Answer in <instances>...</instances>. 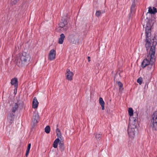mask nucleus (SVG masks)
Wrapping results in <instances>:
<instances>
[{"label": "nucleus", "instance_id": "1", "mask_svg": "<svg viewBox=\"0 0 157 157\" xmlns=\"http://www.w3.org/2000/svg\"><path fill=\"white\" fill-rule=\"evenodd\" d=\"M147 25L145 28V33L146 34V41L145 44L146 50L148 52V50L149 48L150 50L149 51L150 58L147 56L148 59L146 58L144 59L142 62L141 66L143 68L147 67V69L150 70L151 68L153 69V71L155 67V49L157 42L156 41L155 36L152 39H151L150 36L151 35V25L150 22H148L147 23Z\"/></svg>", "mask_w": 157, "mask_h": 157}, {"label": "nucleus", "instance_id": "2", "mask_svg": "<svg viewBox=\"0 0 157 157\" xmlns=\"http://www.w3.org/2000/svg\"><path fill=\"white\" fill-rule=\"evenodd\" d=\"M31 59L30 56L25 52L20 55L16 61V64L19 67H23L27 65Z\"/></svg>", "mask_w": 157, "mask_h": 157}, {"label": "nucleus", "instance_id": "3", "mask_svg": "<svg viewBox=\"0 0 157 157\" xmlns=\"http://www.w3.org/2000/svg\"><path fill=\"white\" fill-rule=\"evenodd\" d=\"M68 18L66 14L62 17L61 21L59 24V27L61 28H63V29L65 31L68 28Z\"/></svg>", "mask_w": 157, "mask_h": 157}, {"label": "nucleus", "instance_id": "4", "mask_svg": "<svg viewBox=\"0 0 157 157\" xmlns=\"http://www.w3.org/2000/svg\"><path fill=\"white\" fill-rule=\"evenodd\" d=\"M152 119L151 121L150 125L152 126L153 130H157V111H155L152 116Z\"/></svg>", "mask_w": 157, "mask_h": 157}, {"label": "nucleus", "instance_id": "5", "mask_svg": "<svg viewBox=\"0 0 157 157\" xmlns=\"http://www.w3.org/2000/svg\"><path fill=\"white\" fill-rule=\"evenodd\" d=\"M136 128H128L127 131L128 134L130 137L133 138L136 132Z\"/></svg>", "mask_w": 157, "mask_h": 157}, {"label": "nucleus", "instance_id": "6", "mask_svg": "<svg viewBox=\"0 0 157 157\" xmlns=\"http://www.w3.org/2000/svg\"><path fill=\"white\" fill-rule=\"evenodd\" d=\"M56 56V51L54 49H52L50 51L48 56V59L50 60L54 59Z\"/></svg>", "mask_w": 157, "mask_h": 157}, {"label": "nucleus", "instance_id": "7", "mask_svg": "<svg viewBox=\"0 0 157 157\" xmlns=\"http://www.w3.org/2000/svg\"><path fill=\"white\" fill-rule=\"evenodd\" d=\"M66 79L69 80L71 81L72 80V77L74 75L73 73L70 71V70L67 69L66 70Z\"/></svg>", "mask_w": 157, "mask_h": 157}, {"label": "nucleus", "instance_id": "8", "mask_svg": "<svg viewBox=\"0 0 157 157\" xmlns=\"http://www.w3.org/2000/svg\"><path fill=\"white\" fill-rule=\"evenodd\" d=\"M11 83L12 85H14L15 87L17 89L18 84L17 79L16 78H12L11 80Z\"/></svg>", "mask_w": 157, "mask_h": 157}, {"label": "nucleus", "instance_id": "9", "mask_svg": "<svg viewBox=\"0 0 157 157\" xmlns=\"http://www.w3.org/2000/svg\"><path fill=\"white\" fill-rule=\"evenodd\" d=\"M39 103L37 100L36 98V97L34 98L33 101L32 106L33 108L34 109H36L37 108Z\"/></svg>", "mask_w": 157, "mask_h": 157}, {"label": "nucleus", "instance_id": "10", "mask_svg": "<svg viewBox=\"0 0 157 157\" xmlns=\"http://www.w3.org/2000/svg\"><path fill=\"white\" fill-rule=\"evenodd\" d=\"M59 148L61 151H63L65 149L63 141L60 140L59 143Z\"/></svg>", "mask_w": 157, "mask_h": 157}, {"label": "nucleus", "instance_id": "11", "mask_svg": "<svg viewBox=\"0 0 157 157\" xmlns=\"http://www.w3.org/2000/svg\"><path fill=\"white\" fill-rule=\"evenodd\" d=\"M14 115L13 114H10L8 117V121L10 124H12L13 123L14 120Z\"/></svg>", "mask_w": 157, "mask_h": 157}, {"label": "nucleus", "instance_id": "12", "mask_svg": "<svg viewBox=\"0 0 157 157\" xmlns=\"http://www.w3.org/2000/svg\"><path fill=\"white\" fill-rule=\"evenodd\" d=\"M56 135L57 136V138H60V140H63V137H62L61 132L59 128H57L56 130Z\"/></svg>", "mask_w": 157, "mask_h": 157}, {"label": "nucleus", "instance_id": "13", "mask_svg": "<svg viewBox=\"0 0 157 157\" xmlns=\"http://www.w3.org/2000/svg\"><path fill=\"white\" fill-rule=\"evenodd\" d=\"M65 37V36L63 33H62L60 35V37L59 38L58 43L60 44H62Z\"/></svg>", "mask_w": 157, "mask_h": 157}, {"label": "nucleus", "instance_id": "14", "mask_svg": "<svg viewBox=\"0 0 157 157\" xmlns=\"http://www.w3.org/2000/svg\"><path fill=\"white\" fill-rule=\"evenodd\" d=\"M99 102L102 107V109L104 110L105 109V102L102 98L100 97L99 99Z\"/></svg>", "mask_w": 157, "mask_h": 157}, {"label": "nucleus", "instance_id": "15", "mask_svg": "<svg viewBox=\"0 0 157 157\" xmlns=\"http://www.w3.org/2000/svg\"><path fill=\"white\" fill-rule=\"evenodd\" d=\"M60 140L59 138L56 139L53 144V147L55 148H56L57 147L58 143L59 144Z\"/></svg>", "mask_w": 157, "mask_h": 157}, {"label": "nucleus", "instance_id": "16", "mask_svg": "<svg viewBox=\"0 0 157 157\" xmlns=\"http://www.w3.org/2000/svg\"><path fill=\"white\" fill-rule=\"evenodd\" d=\"M117 83L119 87V91H122L123 90V84L120 81L117 82Z\"/></svg>", "mask_w": 157, "mask_h": 157}, {"label": "nucleus", "instance_id": "17", "mask_svg": "<svg viewBox=\"0 0 157 157\" xmlns=\"http://www.w3.org/2000/svg\"><path fill=\"white\" fill-rule=\"evenodd\" d=\"M17 103L18 105V107L21 108H22L23 107L24 104L23 101L19 100L17 101Z\"/></svg>", "mask_w": 157, "mask_h": 157}, {"label": "nucleus", "instance_id": "18", "mask_svg": "<svg viewBox=\"0 0 157 157\" xmlns=\"http://www.w3.org/2000/svg\"><path fill=\"white\" fill-rule=\"evenodd\" d=\"M135 2H133L132 4V5H131V9H130V15L135 10Z\"/></svg>", "mask_w": 157, "mask_h": 157}, {"label": "nucleus", "instance_id": "19", "mask_svg": "<svg viewBox=\"0 0 157 157\" xmlns=\"http://www.w3.org/2000/svg\"><path fill=\"white\" fill-rule=\"evenodd\" d=\"M18 107V105L17 103H15L14 106L13 107L12 112L15 113L17 110Z\"/></svg>", "mask_w": 157, "mask_h": 157}, {"label": "nucleus", "instance_id": "20", "mask_svg": "<svg viewBox=\"0 0 157 157\" xmlns=\"http://www.w3.org/2000/svg\"><path fill=\"white\" fill-rule=\"evenodd\" d=\"M31 144L30 143L28 145L27 149L26 151L25 154V156L27 157L29 153L30 149L31 147Z\"/></svg>", "mask_w": 157, "mask_h": 157}, {"label": "nucleus", "instance_id": "21", "mask_svg": "<svg viewBox=\"0 0 157 157\" xmlns=\"http://www.w3.org/2000/svg\"><path fill=\"white\" fill-rule=\"evenodd\" d=\"M44 130L46 133L47 134L49 133L50 130V127L48 125L45 128Z\"/></svg>", "mask_w": 157, "mask_h": 157}, {"label": "nucleus", "instance_id": "22", "mask_svg": "<svg viewBox=\"0 0 157 157\" xmlns=\"http://www.w3.org/2000/svg\"><path fill=\"white\" fill-rule=\"evenodd\" d=\"M128 112L129 115L130 116H132L133 114V110L132 108H130L128 109Z\"/></svg>", "mask_w": 157, "mask_h": 157}, {"label": "nucleus", "instance_id": "23", "mask_svg": "<svg viewBox=\"0 0 157 157\" xmlns=\"http://www.w3.org/2000/svg\"><path fill=\"white\" fill-rule=\"evenodd\" d=\"M19 0H11V4L12 5H13L16 4L18 1H19Z\"/></svg>", "mask_w": 157, "mask_h": 157}, {"label": "nucleus", "instance_id": "24", "mask_svg": "<svg viewBox=\"0 0 157 157\" xmlns=\"http://www.w3.org/2000/svg\"><path fill=\"white\" fill-rule=\"evenodd\" d=\"M32 119L38 120L39 119V116L38 114L35 113L33 115Z\"/></svg>", "mask_w": 157, "mask_h": 157}, {"label": "nucleus", "instance_id": "25", "mask_svg": "<svg viewBox=\"0 0 157 157\" xmlns=\"http://www.w3.org/2000/svg\"><path fill=\"white\" fill-rule=\"evenodd\" d=\"M101 14V11L100 10H98L96 12L95 15L98 17H99Z\"/></svg>", "mask_w": 157, "mask_h": 157}, {"label": "nucleus", "instance_id": "26", "mask_svg": "<svg viewBox=\"0 0 157 157\" xmlns=\"http://www.w3.org/2000/svg\"><path fill=\"white\" fill-rule=\"evenodd\" d=\"M143 81L142 78L141 77H140L137 80V82L139 83V84L141 85Z\"/></svg>", "mask_w": 157, "mask_h": 157}, {"label": "nucleus", "instance_id": "27", "mask_svg": "<svg viewBox=\"0 0 157 157\" xmlns=\"http://www.w3.org/2000/svg\"><path fill=\"white\" fill-rule=\"evenodd\" d=\"M151 13V14H153V9H152L151 7H149V8H148V12L147 13V14L148 13Z\"/></svg>", "mask_w": 157, "mask_h": 157}, {"label": "nucleus", "instance_id": "28", "mask_svg": "<svg viewBox=\"0 0 157 157\" xmlns=\"http://www.w3.org/2000/svg\"><path fill=\"white\" fill-rule=\"evenodd\" d=\"M137 118L135 117H132L130 118V120L131 121H132L133 122H134V124H135V122L137 120Z\"/></svg>", "mask_w": 157, "mask_h": 157}, {"label": "nucleus", "instance_id": "29", "mask_svg": "<svg viewBox=\"0 0 157 157\" xmlns=\"http://www.w3.org/2000/svg\"><path fill=\"white\" fill-rule=\"evenodd\" d=\"M95 137L97 139L100 140L101 138V135L100 134H96L95 135Z\"/></svg>", "mask_w": 157, "mask_h": 157}, {"label": "nucleus", "instance_id": "30", "mask_svg": "<svg viewBox=\"0 0 157 157\" xmlns=\"http://www.w3.org/2000/svg\"><path fill=\"white\" fill-rule=\"evenodd\" d=\"M138 113L137 112H136L133 113V115L134 117L138 119Z\"/></svg>", "mask_w": 157, "mask_h": 157}, {"label": "nucleus", "instance_id": "31", "mask_svg": "<svg viewBox=\"0 0 157 157\" xmlns=\"http://www.w3.org/2000/svg\"><path fill=\"white\" fill-rule=\"evenodd\" d=\"M38 120L32 119V122L33 123V125H35L38 123Z\"/></svg>", "mask_w": 157, "mask_h": 157}, {"label": "nucleus", "instance_id": "32", "mask_svg": "<svg viewBox=\"0 0 157 157\" xmlns=\"http://www.w3.org/2000/svg\"><path fill=\"white\" fill-rule=\"evenodd\" d=\"M153 14L155 13H156L157 12V10L156 8H155V7H153Z\"/></svg>", "mask_w": 157, "mask_h": 157}, {"label": "nucleus", "instance_id": "33", "mask_svg": "<svg viewBox=\"0 0 157 157\" xmlns=\"http://www.w3.org/2000/svg\"><path fill=\"white\" fill-rule=\"evenodd\" d=\"M88 62H89L90 61V56L88 57Z\"/></svg>", "mask_w": 157, "mask_h": 157}, {"label": "nucleus", "instance_id": "34", "mask_svg": "<svg viewBox=\"0 0 157 157\" xmlns=\"http://www.w3.org/2000/svg\"><path fill=\"white\" fill-rule=\"evenodd\" d=\"M101 14H102V13H105V10H102V11H101Z\"/></svg>", "mask_w": 157, "mask_h": 157}, {"label": "nucleus", "instance_id": "35", "mask_svg": "<svg viewBox=\"0 0 157 157\" xmlns=\"http://www.w3.org/2000/svg\"><path fill=\"white\" fill-rule=\"evenodd\" d=\"M58 127V124H57V127Z\"/></svg>", "mask_w": 157, "mask_h": 157}]
</instances>
